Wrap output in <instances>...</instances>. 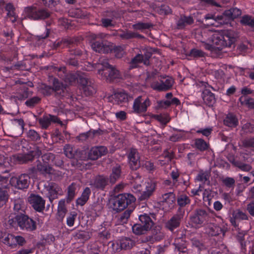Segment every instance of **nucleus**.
<instances>
[{"instance_id":"7ed1b4c3","label":"nucleus","mask_w":254,"mask_h":254,"mask_svg":"<svg viewBox=\"0 0 254 254\" xmlns=\"http://www.w3.org/2000/svg\"><path fill=\"white\" fill-rule=\"evenodd\" d=\"M89 38L94 41L91 44V48L93 51L99 53H108L112 50V46L111 43L106 41H103L107 35L100 33L98 34L91 33L89 35Z\"/></svg>"},{"instance_id":"473e14b6","label":"nucleus","mask_w":254,"mask_h":254,"mask_svg":"<svg viewBox=\"0 0 254 254\" xmlns=\"http://www.w3.org/2000/svg\"><path fill=\"white\" fill-rule=\"evenodd\" d=\"M37 170L43 175L51 174L53 173V168L48 164L39 162L37 165Z\"/></svg>"},{"instance_id":"f257e3e1","label":"nucleus","mask_w":254,"mask_h":254,"mask_svg":"<svg viewBox=\"0 0 254 254\" xmlns=\"http://www.w3.org/2000/svg\"><path fill=\"white\" fill-rule=\"evenodd\" d=\"M94 68L98 70L99 74L103 79L108 82L113 81L121 76L119 71L110 65L107 59L103 58H100L99 62L94 64Z\"/></svg>"},{"instance_id":"a878e982","label":"nucleus","mask_w":254,"mask_h":254,"mask_svg":"<svg viewBox=\"0 0 254 254\" xmlns=\"http://www.w3.org/2000/svg\"><path fill=\"white\" fill-rule=\"evenodd\" d=\"M53 92L60 96H64L66 93V86L60 82L57 79H54L53 84Z\"/></svg>"},{"instance_id":"423d86ee","label":"nucleus","mask_w":254,"mask_h":254,"mask_svg":"<svg viewBox=\"0 0 254 254\" xmlns=\"http://www.w3.org/2000/svg\"><path fill=\"white\" fill-rule=\"evenodd\" d=\"M152 56L151 52L148 49H143L141 54H137L133 58L129 64V68L132 69L138 67V64L143 63L145 65L150 64V59Z\"/></svg>"},{"instance_id":"bb28decb","label":"nucleus","mask_w":254,"mask_h":254,"mask_svg":"<svg viewBox=\"0 0 254 254\" xmlns=\"http://www.w3.org/2000/svg\"><path fill=\"white\" fill-rule=\"evenodd\" d=\"M203 100L208 106H212L215 102V98L213 93L207 89L204 90L202 94Z\"/></svg>"},{"instance_id":"680f3d73","label":"nucleus","mask_w":254,"mask_h":254,"mask_svg":"<svg viewBox=\"0 0 254 254\" xmlns=\"http://www.w3.org/2000/svg\"><path fill=\"white\" fill-rule=\"evenodd\" d=\"M74 158L80 160H86L87 159H89L88 155H86L85 151L84 150H80L79 149H77L75 157Z\"/></svg>"},{"instance_id":"2f4dec72","label":"nucleus","mask_w":254,"mask_h":254,"mask_svg":"<svg viewBox=\"0 0 254 254\" xmlns=\"http://www.w3.org/2000/svg\"><path fill=\"white\" fill-rule=\"evenodd\" d=\"M108 182V178L103 176H97L94 180L93 186L96 188L103 190L107 186Z\"/></svg>"},{"instance_id":"f8f14e48","label":"nucleus","mask_w":254,"mask_h":254,"mask_svg":"<svg viewBox=\"0 0 254 254\" xmlns=\"http://www.w3.org/2000/svg\"><path fill=\"white\" fill-rule=\"evenodd\" d=\"M27 16L32 19H44L50 16V13L47 10L41 9H37L33 7H27L26 10Z\"/></svg>"},{"instance_id":"dca6fc26","label":"nucleus","mask_w":254,"mask_h":254,"mask_svg":"<svg viewBox=\"0 0 254 254\" xmlns=\"http://www.w3.org/2000/svg\"><path fill=\"white\" fill-rule=\"evenodd\" d=\"M38 122L43 129H47L52 123L62 124V122L57 116L51 115L43 116L38 120Z\"/></svg>"},{"instance_id":"20e7f679","label":"nucleus","mask_w":254,"mask_h":254,"mask_svg":"<svg viewBox=\"0 0 254 254\" xmlns=\"http://www.w3.org/2000/svg\"><path fill=\"white\" fill-rule=\"evenodd\" d=\"M135 197L130 193L120 194L111 199V207L116 212L124 210L128 205L134 202Z\"/></svg>"},{"instance_id":"ea45409f","label":"nucleus","mask_w":254,"mask_h":254,"mask_svg":"<svg viewBox=\"0 0 254 254\" xmlns=\"http://www.w3.org/2000/svg\"><path fill=\"white\" fill-rule=\"evenodd\" d=\"M177 200V203L180 207H185L190 202V200L189 197L184 194H182L179 195Z\"/></svg>"},{"instance_id":"37998d69","label":"nucleus","mask_w":254,"mask_h":254,"mask_svg":"<svg viewBox=\"0 0 254 254\" xmlns=\"http://www.w3.org/2000/svg\"><path fill=\"white\" fill-rule=\"evenodd\" d=\"M162 201L169 205H173L175 201V194L173 192L166 193L162 195Z\"/></svg>"},{"instance_id":"864d4df0","label":"nucleus","mask_w":254,"mask_h":254,"mask_svg":"<svg viewBox=\"0 0 254 254\" xmlns=\"http://www.w3.org/2000/svg\"><path fill=\"white\" fill-rule=\"evenodd\" d=\"M155 10L161 15L168 14L171 12V9L170 7L166 5H162L161 6L156 7Z\"/></svg>"},{"instance_id":"c85d7f7f","label":"nucleus","mask_w":254,"mask_h":254,"mask_svg":"<svg viewBox=\"0 0 254 254\" xmlns=\"http://www.w3.org/2000/svg\"><path fill=\"white\" fill-rule=\"evenodd\" d=\"M75 40L71 38L63 39L61 40L56 41L53 44V48L57 49L59 47L63 48L69 47L74 44Z\"/></svg>"},{"instance_id":"4d7b16f0","label":"nucleus","mask_w":254,"mask_h":254,"mask_svg":"<svg viewBox=\"0 0 254 254\" xmlns=\"http://www.w3.org/2000/svg\"><path fill=\"white\" fill-rule=\"evenodd\" d=\"M233 216L235 219L237 220H248L247 214L240 210H237L233 213Z\"/></svg>"},{"instance_id":"69168bd1","label":"nucleus","mask_w":254,"mask_h":254,"mask_svg":"<svg viewBox=\"0 0 254 254\" xmlns=\"http://www.w3.org/2000/svg\"><path fill=\"white\" fill-rule=\"evenodd\" d=\"M153 234L154 238L158 241L163 239L165 237L164 233L162 232L159 228H156L153 230Z\"/></svg>"},{"instance_id":"412c9836","label":"nucleus","mask_w":254,"mask_h":254,"mask_svg":"<svg viewBox=\"0 0 254 254\" xmlns=\"http://www.w3.org/2000/svg\"><path fill=\"white\" fill-rule=\"evenodd\" d=\"M10 160L15 164H24L32 161V156L27 154H18L10 157Z\"/></svg>"},{"instance_id":"0e129e2a","label":"nucleus","mask_w":254,"mask_h":254,"mask_svg":"<svg viewBox=\"0 0 254 254\" xmlns=\"http://www.w3.org/2000/svg\"><path fill=\"white\" fill-rule=\"evenodd\" d=\"M41 101V98L38 96H35L32 98L27 100L25 104L29 107H34L36 104H38Z\"/></svg>"},{"instance_id":"2eb2a0df","label":"nucleus","mask_w":254,"mask_h":254,"mask_svg":"<svg viewBox=\"0 0 254 254\" xmlns=\"http://www.w3.org/2000/svg\"><path fill=\"white\" fill-rule=\"evenodd\" d=\"M108 153V149L104 146H94L92 147L88 152V159L96 160Z\"/></svg>"},{"instance_id":"603ef678","label":"nucleus","mask_w":254,"mask_h":254,"mask_svg":"<svg viewBox=\"0 0 254 254\" xmlns=\"http://www.w3.org/2000/svg\"><path fill=\"white\" fill-rule=\"evenodd\" d=\"M221 181L223 185L228 188H234L235 185V179L231 177L223 178Z\"/></svg>"},{"instance_id":"39448f33","label":"nucleus","mask_w":254,"mask_h":254,"mask_svg":"<svg viewBox=\"0 0 254 254\" xmlns=\"http://www.w3.org/2000/svg\"><path fill=\"white\" fill-rule=\"evenodd\" d=\"M151 105V101L146 96H139L133 101L132 112L137 115L145 114L149 107Z\"/></svg>"},{"instance_id":"09e8293b","label":"nucleus","mask_w":254,"mask_h":254,"mask_svg":"<svg viewBox=\"0 0 254 254\" xmlns=\"http://www.w3.org/2000/svg\"><path fill=\"white\" fill-rule=\"evenodd\" d=\"M80 74L77 73H72L71 72H67L65 77L64 79V81L70 84H72L74 83L75 81L78 80V75Z\"/></svg>"},{"instance_id":"774afa93","label":"nucleus","mask_w":254,"mask_h":254,"mask_svg":"<svg viewBox=\"0 0 254 254\" xmlns=\"http://www.w3.org/2000/svg\"><path fill=\"white\" fill-rule=\"evenodd\" d=\"M77 216L76 213L73 212L70 214V215L67 217V220H66V223L67 225L71 227L73 226L74 223V221L75 220V218Z\"/></svg>"},{"instance_id":"4c0bfd02","label":"nucleus","mask_w":254,"mask_h":254,"mask_svg":"<svg viewBox=\"0 0 254 254\" xmlns=\"http://www.w3.org/2000/svg\"><path fill=\"white\" fill-rule=\"evenodd\" d=\"M240 23L242 25L254 27V17L249 15H245L241 17Z\"/></svg>"},{"instance_id":"6e6552de","label":"nucleus","mask_w":254,"mask_h":254,"mask_svg":"<svg viewBox=\"0 0 254 254\" xmlns=\"http://www.w3.org/2000/svg\"><path fill=\"white\" fill-rule=\"evenodd\" d=\"M163 79L160 80V82L153 81L151 83V87L158 91H165L170 89L174 84L173 79L170 76L163 77Z\"/></svg>"},{"instance_id":"aec40b11","label":"nucleus","mask_w":254,"mask_h":254,"mask_svg":"<svg viewBox=\"0 0 254 254\" xmlns=\"http://www.w3.org/2000/svg\"><path fill=\"white\" fill-rule=\"evenodd\" d=\"M101 132L100 130H90L86 132L79 134L76 137V139L78 142H83L93 139L95 135L100 134Z\"/></svg>"},{"instance_id":"bf43d9fd","label":"nucleus","mask_w":254,"mask_h":254,"mask_svg":"<svg viewBox=\"0 0 254 254\" xmlns=\"http://www.w3.org/2000/svg\"><path fill=\"white\" fill-rule=\"evenodd\" d=\"M27 137L32 141H37L40 139L39 133L33 129H30L27 132Z\"/></svg>"},{"instance_id":"c03bdc74","label":"nucleus","mask_w":254,"mask_h":254,"mask_svg":"<svg viewBox=\"0 0 254 254\" xmlns=\"http://www.w3.org/2000/svg\"><path fill=\"white\" fill-rule=\"evenodd\" d=\"M117 36L122 40H127L132 39V32L128 30H120L117 34Z\"/></svg>"},{"instance_id":"13d9d810","label":"nucleus","mask_w":254,"mask_h":254,"mask_svg":"<svg viewBox=\"0 0 254 254\" xmlns=\"http://www.w3.org/2000/svg\"><path fill=\"white\" fill-rule=\"evenodd\" d=\"M76 190L75 185L74 183L71 184L68 187L67 200L70 201L74 197L75 194V191Z\"/></svg>"},{"instance_id":"cd10ccee","label":"nucleus","mask_w":254,"mask_h":254,"mask_svg":"<svg viewBox=\"0 0 254 254\" xmlns=\"http://www.w3.org/2000/svg\"><path fill=\"white\" fill-rule=\"evenodd\" d=\"M121 167L119 165H116L112 169V173L109 178V182L112 184H114L121 176Z\"/></svg>"},{"instance_id":"338daca9","label":"nucleus","mask_w":254,"mask_h":254,"mask_svg":"<svg viewBox=\"0 0 254 254\" xmlns=\"http://www.w3.org/2000/svg\"><path fill=\"white\" fill-rule=\"evenodd\" d=\"M41 92L44 95H50L53 92V87L45 84L42 85Z\"/></svg>"},{"instance_id":"b1692460","label":"nucleus","mask_w":254,"mask_h":254,"mask_svg":"<svg viewBox=\"0 0 254 254\" xmlns=\"http://www.w3.org/2000/svg\"><path fill=\"white\" fill-rule=\"evenodd\" d=\"M26 208L24 200L22 198H17L13 200V211L17 215L24 214Z\"/></svg>"},{"instance_id":"f03ea898","label":"nucleus","mask_w":254,"mask_h":254,"mask_svg":"<svg viewBox=\"0 0 254 254\" xmlns=\"http://www.w3.org/2000/svg\"><path fill=\"white\" fill-rule=\"evenodd\" d=\"M235 34L232 31H226L223 34L215 33L212 35L210 41L214 48L219 50L225 47H230L235 42Z\"/></svg>"},{"instance_id":"c9c22d12","label":"nucleus","mask_w":254,"mask_h":254,"mask_svg":"<svg viewBox=\"0 0 254 254\" xmlns=\"http://www.w3.org/2000/svg\"><path fill=\"white\" fill-rule=\"evenodd\" d=\"M77 149L70 144H66L64 147V155L68 158L72 159L75 157Z\"/></svg>"},{"instance_id":"de8ad7c7","label":"nucleus","mask_w":254,"mask_h":254,"mask_svg":"<svg viewBox=\"0 0 254 254\" xmlns=\"http://www.w3.org/2000/svg\"><path fill=\"white\" fill-rule=\"evenodd\" d=\"M208 233L212 236H217L222 233L223 235L224 232L222 228L215 225H210L208 228Z\"/></svg>"},{"instance_id":"58836bf2","label":"nucleus","mask_w":254,"mask_h":254,"mask_svg":"<svg viewBox=\"0 0 254 254\" xmlns=\"http://www.w3.org/2000/svg\"><path fill=\"white\" fill-rule=\"evenodd\" d=\"M113 98L115 102L118 104L127 102L128 101L127 95L124 92H117L114 94Z\"/></svg>"},{"instance_id":"9b49d317","label":"nucleus","mask_w":254,"mask_h":254,"mask_svg":"<svg viewBox=\"0 0 254 254\" xmlns=\"http://www.w3.org/2000/svg\"><path fill=\"white\" fill-rule=\"evenodd\" d=\"M45 189L48 192L47 195L50 201L52 202L53 200L58 197L59 195L62 194V189L57 184L53 182L48 183L45 184Z\"/></svg>"},{"instance_id":"1a4fd4ad","label":"nucleus","mask_w":254,"mask_h":254,"mask_svg":"<svg viewBox=\"0 0 254 254\" xmlns=\"http://www.w3.org/2000/svg\"><path fill=\"white\" fill-rule=\"evenodd\" d=\"M209 213L204 209L197 208L194 211L193 214L190 216L192 223L195 225H201L208 220Z\"/></svg>"},{"instance_id":"052dcab7","label":"nucleus","mask_w":254,"mask_h":254,"mask_svg":"<svg viewBox=\"0 0 254 254\" xmlns=\"http://www.w3.org/2000/svg\"><path fill=\"white\" fill-rule=\"evenodd\" d=\"M190 56L194 58L204 57L205 53L202 50L197 49H192L190 50Z\"/></svg>"},{"instance_id":"0eeeda50","label":"nucleus","mask_w":254,"mask_h":254,"mask_svg":"<svg viewBox=\"0 0 254 254\" xmlns=\"http://www.w3.org/2000/svg\"><path fill=\"white\" fill-rule=\"evenodd\" d=\"M17 224L21 229L31 232L36 229V223L25 214L16 215Z\"/></svg>"},{"instance_id":"5701e85b","label":"nucleus","mask_w":254,"mask_h":254,"mask_svg":"<svg viewBox=\"0 0 254 254\" xmlns=\"http://www.w3.org/2000/svg\"><path fill=\"white\" fill-rule=\"evenodd\" d=\"M121 249L127 250L132 249L135 245V241L129 237H123L117 243Z\"/></svg>"},{"instance_id":"e433bc0d","label":"nucleus","mask_w":254,"mask_h":254,"mask_svg":"<svg viewBox=\"0 0 254 254\" xmlns=\"http://www.w3.org/2000/svg\"><path fill=\"white\" fill-rule=\"evenodd\" d=\"M77 82L80 84L82 87V89L87 86V85H91L93 82L91 79L88 78L84 73L78 75Z\"/></svg>"},{"instance_id":"6e6d98bb","label":"nucleus","mask_w":254,"mask_h":254,"mask_svg":"<svg viewBox=\"0 0 254 254\" xmlns=\"http://www.w3.org/2000/svg\"><path fill=\"white\" fill-rule=\"evenodd\" d=\"M17 94L18 95L16 97L19 100H23L27 98L30 95L28 91V88L26 86L23 87L20 90H19Z\"/></svg>"},{"instance_id":"49530a36","label":"nucleus","mask_w":254,"mask_h":254,"mask_svg":"<svg viewBox=\"0 0 254 254\" xmlns=\"http://www.w3.org/2000/svg\"><path fill=\"white\" fill-rule=\"evenodd\" d=\"M132 230L133 233L136 235L144 234L148 231L140 223L134 224L132 227Z\"/></svg>"},{"instance_id":"72a5a7b5","label":"nucleus","mask_w":254,"mask_h":254,"mask_svg":"<svg viewBox=\"0 0 254 254\" xmlns=\"http://www.w3.org/2000/svg\"><path fill=\"white\" fill-rule=\"evenodd\" d=\"M90 193V189L89 188L86 187L84 190L81 196L76 200L77 204L80 206L84 205L88 200Z\"/></svg>"},{"instance_id":"a19ab883","label":"nucleus","mask_w":254,"mask_h":254,"mask_svg":"<svg viewBox=\"0 0 254 254\" xmlns=\"http://www.w3.org/2000/svg\"><path fill=\"white\" fill-rule=\"evenodd\" d=\"M132 212V209H127L123 213L119 216L118 219V222L122 224L127 223Z\"/></svg>"},{"instance_id":"a18cd8bd","label":"nucleus","mask_w":254,"mask_h":254,"mask_svg":"<svg viewBox=\"0 0 254 254\" xmlns=\"http://www.w3.org/2000/svg\"><path fill=\"white\" fill-rule=\"evenodd\" d=\"M242 105L247 106L248 107L254 109V99L248 98L245 96H241L239 99Z\"/></svg>"},{"instance_id":"4468645a","label":"nucleus","mask_w":254,"mask_h":254,"mask_svg":"<svg viewBox=\"0 0 254 254\" xmlns=\"http://www.w3.org/2000/svg\"><path fill=\"white\" fill-rule=\"evenodd\" d=\"M127 158L130 168L132 170H136L139 168L140 155L136 149L131 148L127 154Z\"/></svg>"},{"instance_id":"5fc2aeb1","label":"nucleus","mask_w":254,"mask_h":254,"mask_svg":"<svg viewBox=\"0 0 254 254\" xmlns=\"http://www.w3.org/2000/svg\"><path fill=\"white\" fill-rule=\"evenodd\" d=\"M82 90L86 96H90L96 92L95 85L94 82H93L91 85H87V86L84 87Z\"/></svg>"},{"instance_id":"f704fd0d","label":"nucleus","mask_w":254,"mask_h":254,"mask_svg":"<svg viewBox=\"0 0 254 254\" xmlns=\"http://www.w3.org/2000/svg\"><path fill=\"white\" fill-rule=\"evenodd\" d=\"M67 212V209L65 207V200L62 199L59 202L58 207V218L62 220Z\"/></svg>"},{"instance_id":"7c9ffc66","label":"nucleus","mask_w":254,"mask_h":254,"mask_svg":"<svg viewBox=\"0 0 254 254\" xmlns=\"http://www.w3.org/2000/svg\"><path fill=\"white\" fill-rule=\"evenodd\" d=\"M224 124L229 127H235L238 124V120L233 114H228L224 120Z\"/></svg>"},{"instance_id":"4be33fe9","label":"nucleus","mask_w":254,"mask_h":254,"mask_svg":"<svg viewBox=\"0 0 254 254\" xmlns=\"http://www.w3.org/2000/svg\"><path fill=\"white\" fill-rule=\"evenodd\" d=\"M185 236L178 237L175 239L173 245L175 247V250L182 253H186L188 251L187 242Z\"/></svg>"},{"instance_id":"3c124183","label":"nucleus","mask_w":254,"mask_h":254,"mask_svg":"<svg viewBox=\"0 0 254 254\" xmlns=\"http://www.w3.org/2000/svg\"><path fill=\"white\" fill-rule=\"evenodd\" d=\"M194 144L195 147L200 151L205 150L208 147L207 143L203 139L201 138L196 139Z\"/></svg>"},{"instance_id":"f3484780","label":"nucleus","mask_w":254,"mask_h":254,"mask_svg":"<svg viewBox=\"0 0 254 254\" xmlns=\"http://www.w3.org/2000/svg\"><path fill=\"white\" fill-rule=\"evenodd\" d=\"M183 217V214L181 213L174 215L165 223V227L170 231H173L179 227Z\"/></svg>"},{"instance_id":"ddd939ff","label":"nucleus","mask_w":254,"mask_h":254,"mask_svg":"<svg viewBox=\"0 0 254 254\" xmlns=\"http://www.w3.org/2000/svg\"><path fill=\"white\" fill-rule=\"evenodd\" d=\"M28 201L37 211L42 212L45 209V200L39 195L31 194L28 197Z\"/></svg>"},{"instance_id":"e2e57ef3","label":"nucleus","mask_w":254,"mask_h":254,"mask_svg":"<svg viewBox=\"0 0 254 254\" xmlns=\"http://www.w3.org/2000/svg\"><path fill=\"white\" fill-rule=\"evenodd\" d=\"M14 235L8 234L4 238L3 243L10 247H13L14 245Z\"/></svg>"},{"instance_id":"8fccbe9b","label":"nucleus","mask_w":254,"mask_h":254,"mask_svg":"<svg viewBox=\"0 0 254 254\" xmlns=\"http://www.w3.org/2000/svg\"><path fill=\"white\" fill-rule=\"evenodd\" d=\"M53 71L57 73V75L64 80L67 73L65 67H58L54 66L53 67Z\"/></svg>"},{"instance_id":"9d476101","label":"nucleus","mask_w":254,"mask_h":254,"mask_svg":"<svg viewBox=\"0 0 254 254\" xmlns=\"http://www.w3.org/2000/svg\"><path fill=\"white\" fill-rule=\"evenodd\" d=\"M10 183L18 189H27L30 183V177L27 174H23L18 177H12Z\"/></svg>"},{"instance_id":"79ce46f5","label":"nucleus","mask_w":254,"mask_h":254,"mask_svg":"<svg viewBox=\"0 0 254 254\" xmlns=\"http://www.w3.org/2000/svg\"><path fill=\"white\" fill-rule=\"evenodd\" d=\"M153 26L152 24L149 23H143L139 22L135 23L132 25V28L134 30L143 31L146 29H149Z\"/></svg>"},{"instance_id":"a211bd4d","label":"nucleus","mask_w":254,"mask_h":254,"mask_svg":"<svg viewBox=\"0 0 254 254\" xmlns=\"http://www.w3.org/2000/svg\"><path fill=\"white\" fill-rule=\"evenodd\" d=\"M155 190V184L152 182H148L145 183V189L140 193L139 196L140 200H144L148 199L153 194Z\"/></svg>"},{"instance_id":"6ab92c4d","label":"nucleus","mask_w":254,"mask_h":254,"mask_svg":"<svg viewBox=\"0 0 254 254\" xmlns=\"http://www.w3.org/2000/svg\"><path fill=\"white\" fill-rule=\"evenodd\" d=\"M242 14L241 10L237 8H232L225 10L223 15H220L215 17V19L218 20H222L224 17H227L230 19H235L240 16Z\"/></svg>"},{"instance_id":"c756f323","label":"nucleus","mask_w":254,"mask_h":254,"mask_svg":"<svg viewBox=\"0 0 254 254\" xmlns=\"http://www.w3.org/2000/svg\"><path fill=\"white\" fill-rule=\"evenodd\" d=\"M139 219L140 221V224H142L143 227L146 229L148 231L151 228L153 225V222L148 215L146 214L141 215Z\"/></svg>"},{"instance_id":"393cba45","label":"nucleus","mask_w":254,"mask_h":254,"mask_svg":"<svg viewBox=\"0 0 254 254\" xmlns=\"http://www.w3.org/2000/svg\"><path fill=\"white\" fill-rule=\"evenodd\" d=\"M193 22L194 19L192 16L182 15L177 21V28L178 29H184L186 26L192 24Z\"/></svg>"}]
</instances>
